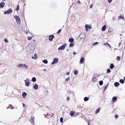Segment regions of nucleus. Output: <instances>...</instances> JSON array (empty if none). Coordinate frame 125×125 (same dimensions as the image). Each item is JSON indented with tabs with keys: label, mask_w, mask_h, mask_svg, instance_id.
Returning a JSON list of instances; mask_svg holds the SVG:
<instances>
[{
	"label": "nucleus",
	"mask_w": 125,
	"mask_h": 125,
	"mask_svg": "<svg viewBox=\"0 0 125 125\" xmlns=\"http://www.w3.org/2000/svg\"><path fill=\"white\" fill-rule=\"evenodd\" d=\"M17 67L18 68H22L27 69L28 68V66L25 64H21L17 65Z\"/></svg>",
	"instance_id": "f257e3e1"
},
{
	"label": "nucleus",
	"mask_w": 125,
	"mask_h": 125,
	"mask_svg": "<svg viewBox=\"0 0 125 125\" xmlns=\"http://www.w3.org/2000/svg\"><path fill=\"white\" fill-rule=\"evenodd\" d=\"M14 17L15 19L17 24H20L21 23V20L19 17L18 16L15 15L14 16Z\"/></svg>",
	"instance_id": "f03ea898"
},
{
	"label": "nucleus",
	"mask_w": 125,
	"mask_h": 125,
	"mask_svg": "<svg viewBox=\"0 0 125 125\" xmlns=\"http://www.w3.org/2000/svg\"><path fill=\"white\" fill-rule=\"evenodd\" d=\"M58 61V59L57 58H55L53 60V61L51 63L52 65H53L54 64L57 63Z\"/></svg>",
	"instance_id": "7ed1b4c3"
},
{
	"label": "nucleus",
	"mask_w": 125,
	"mask_h": 125,
	"mask_svg": "<svg viewBox=\"0 0 125 125\" xmlns=\"http://www.w3.org/2000/svg\"><path fill=\"white\" fill-rule=\"evenodd\" d=\"M85 28L86 30V31H88V28L90 29L91 28V26L88 24H86L85 25Z\"/></svg>",
	"instance_id": "20e7f679"
},
{
	"label": "nucleus",
	"mask_w": 125,
	"mask_h": 125,
	"mask_svg": "<svg viewBox=\"0 0 125 125\" xmlns=\"http://www.w3.org/2000/svg\"><path fill=\"white\" fill-rule=\"evenodd\" d=\"M12 12V10L11 9H10L8 10L5 11L4 12V14H9L10 13H11Z\"/></svg>",
	"instance_id": "39448f33"
},
{
	"label": "nucleus",
	"mask_w": 125,
	"mask_h": 125,
	"mask_svg": "<svg viewBox=\"0 0 125 125\" xmlns=\"http://www.w3.org/2000/svg\"><path fill=\"white\" fill-rule=\"evenodd\" d=\"M54 36L52 35H51L49 37V39L50 41H52L53 39L54 38Z\"/></svg>",
	"instance_id": "423d86ee"
},
{
	"label": "nucleus",
	"mask_w": 125,
	"mask_h": 125,
	"mask_svg": "<svg viewBox=\"0 0 125 125\" xmlns=\"http://www.w3.org/2000/svg\"><path fill=\"white\" fill-rule=\"evenodd\" d=\"M34 119L35 117L34 116H31V117L30 122L32 124H34Z\"/></svg>",
	"instance_id": "0eeeda50"
},
{
	"label": "nucleus",
	"mask_w": 125,
	"mask_h": 125,
	"mask_svg": "<svg viewBox=\"0 0 125 125\" xmlns=\"http://www.w3.org/2000/svg\"><path fill=\"white\" fill-rule=\"evenodd\" d=\"M5 5V4L2 1L0 3V8H3L4 7Z\"/></svg>",
	"instance_id": "6e6552de"
},
{
	"label": "nucleus",
	"mask_w": 125,
	"mask_h": 125,
	"mask_svg": "<svg viewBox=\"0 0 125 125\" xmlns=\"http://www.w3.org/2000/svg\"><path fill=\"white\" fill-rule=\"evenodd\" d=\"M84 60V59L83 58V57H81L80 61V63L81 64L82 63Z\"/></svg>",
	"instance_id": "1a4fd4ad"
},
{
	"label": "nucleus",
	"mask_w": 125,
	"mask_h": 125,
	"mask_svg": "<svg viewBox=\"0 0 125 125\" xmlns=\"http://www.w3.org/2000/svg\"><path fill=\"white\" fill-rule=\"evenodd\" d=\"M37 54L36 53H35L34 55V56H32L31 58L32 59H36L37 58Z\"/></svg>",
	"instance_id": "9d476101"
},
{
	"label": "nucleus",
	"mask_w": 125,
	"mask_h": 125,
	"mask_svg": "<svg viewBox=\"0 0 125 125\" xmlns=\"http://www.w3.org/2000/svg\"><path fill=\"white\" fill-rule=\"evenodd\" d=\"M25 83V85L26 86L29 87L30 85L29 82H24Z\"/></svg>",
	"instance_id": "9b49d317"
},
{
	"label": "nucleus",
	"mask_w": 125,
	"mask_h": 125,
	"mask_svg": "<svg viewBox=\"0 0 125 125\" xmlns=\"http://www.w3.org/2000/svg\"><path fill=\"white\" fill-rule=\"evenodd\" d=\"M106 29V26L105 25H104L102 27V30L103 31H105Z\"/></svg>",
	"instance_id": "f8f14e48"
},
{
	"label": "nucleus",
	"mask_w": 125,
	"mask_h": 125,
	"mask_svg": "<svg viewBox=\"0 0 125 125\" xmlns=\"http://www.w3.org/2000/svg\"><path fill=\"white\" fill-rule=\"evenodd\" d=\"M27 94L25 92H23L22 95V96L24 98H25Z\"/></svg>",
	"instance_id": "ddd939ff"
},
{
	"label": "nucleus",
	"mask_w": 125,
	"mask_h": 125,
	"mask_svg": "<svg viewBox=\"0 0 125 125\" xmlns=\"http://www.w3.org/2000/svg\"><path fill=\"white\" fill-rule=\"evenodd\" d=\"M100 110V108H98L95 111V114H96L98 113L99 112Z\"/></svg>",
	"instance_id": "4468645a"
},
{
	"label": "nucleus",
	"mask_w": 125,
	"mask_h": 125,
	"mask_svg": "<svg viewBox=\"0 0 125 125\" xmlns=\"http://www.w3.org/2000/svg\"><path fill=\"white\" fill-rule=\"evenodd\" d=\"M38 85L37 84H35L34 86L33 87L35 89L37 90L38 88Z\"/></svg>",
	"instance_id": "2eb2a0df"
},
{
	"label": "nucleus",
	"mask_w": 125,
	"mask_h": 125,
	"mask_svg": "<svg viewBox=\"0 0 125 125\" xmlns=\"http://www.w3.org/2000/svg\"><path fill=\"white\" fill-rule=\"evenodd\" d=\"M69 41L70 42H73L74 41V39L73 38H70L69 39Z\"/></svg>",
	"instance_id": "dca6fc26"
},
{
	"label": "nucleus",
	"mask_w": 125,
	"mask_h": 125,
	"mask_svg": "<svg viewBox=\"0 0 125 125\" xmlns=\"http://www.w3.org/2000/svg\"><path fill=\"white\" fill-rule=\"evenodd\" d=\"M80 37L81 39L82 38H84L85 37V36L83 33H82L80 35Z\"/></svg>",
	"instance_id": "f3484780"
},
{
	"label": "nucleus",
	"mask_w": 125,
	"mask_h": 125,
	"mask_svg": "<svg viewBox=\"0 0 125 125\" xmlns=\"http://www.w3.org/2000/svg\"><path fill=\"white\" fill-rule=\"evenodd\" d=\"M114 67V64L113 63L111 64L110 66V68L111 69H113Z\"/></svg>",
	"instance_id": "a211bd4d"
},
{
	"label": "nucleus",
	"mask_w": 125,
	"mask_h": 125,
	"mask_svg": "<svg viewBox=\"0 0 125 125\" xmlns=\"http://www.w3.org/2000/svg\"><path fill=\"white\" fill-rule=\"evenodd\" d=\"M96 80V77H93L92 79V81L94 82H95Z\"/></svg>",
	"instance_id": "6ab92c4d"
},
{
	"label": "nucleus",
	"mask_w": 125,
	"mask_h": 125,
	"mask_svg": "<svg viewBox=\"0 0 125 125\" xmlns=\"http://www.w3.org/2000/svg\"><path fill=\"white\" fill-rule=\"evenodd\" d=\"M117 98L116 97L114 96L112 98L113 102H114L116 100Z\"/></svg>",
	"instance_id": "aec40b11"
},
{
	"label": "nucleus",
	"mask_w": 125,
	"mask_h": 125,
	"mask_svg": "<svg viewBox=\"0 0 125 125\" xmlns=\"http://www.w3.org/2000/svg\"><path fill=\"white\" fill-rule=\"evenodd\" d=\"M31 51L30 52L31 53H32L35 50V48L34 47H31L30 49Z\"/></svg>",
	"instance_id": "412c9836"
},
{
	"label": "nucleus",
	"mask_w": 125,
	"mask_h": 125,
	"mask_svg": "<svg viewBox=\"0 0 125 125\" xmlns=\"http://www.w3.org/2000/svg\"><path fill=\"white\" fill-rule=\"evenodd\" d=\"M36 79L35 77H33L31 79V81L33 82H35L36 81Z\"/></svg>",
	"instance_id": "4be33fe9"
},
{
	"label": "nucleus",
	"mask_w": 125,
	"mask_h": 125,
	"mask_svg": "<svg viewBox=\"0 0 125 125\" xmlns=\"http://www.w3.org/2000/svg\"><path fill=\"white\" fill-rule=\"evenodd\" d=\"M119 85V83L117 82H115L114 83V85L115 87H117Z\"/></svg>",
	"instance_id": "5701e85b"
},
{
	"label": "nucleus",
	"mask_w": 125,
	"mask_h": 125,
	"mask_svg": "<svg viewBox=\"0 0 125 125\" xmlns=\"http://www.w3.org/2000/svg\"><path fill=\"white\" fill-rule=\"evenodd\" d=\"M42 62L43 63H45L46 64H47L48 63V61L46 59H45V60H43L42 61Z\"/></svg>",
	"instance_id": "b1692460"
},
{
	"label": "nucleus",
	"mask_w": 125,
	"mask_h": 125,
	"mask_svg": "<svg viewBox=\"0 0 125 125\" xmlns=\"http://www.w3.org/2000/svg\"><path fill=\"white\" fill-rule=\"evenodd\" d=\"M78 71L76 70H75L74 71V74L75 75H77L78 74Z\"/></svg>",
	"instance_id": "393cba45"
},
{
	"label": "nucleus",
	"mask_w": 125,
	"mask_h": 125,
	"mask_svg": "<svg viewBox=\"0 0 125 125\" xmlns=\"http://www.w3.org/2000/svg\"><path fill=\"white\" fill-rule=\"evenodd\" d=\"M89 99V98L87 97H85L84 98V101H88Z\"/></svg>",
	"instance_id": "a878e982"
},
{
	"label": "nucleus",
	"mask_w": 125,
	"mask_h": 125,
	"mask_svg": "<svg viewBox=\"0 0 125 125\" xmlns=\"http://www.w3.org/2000/svg\"><path fill=\"white\" fill-rule=\"evenodd\" d=\"M30 80L29 78H28L26 79L24 81V82H30Z\"/></svg>",
	"instance_id": "bb28decb"
},
{
	"label": "nucleus",
	"mask_w": 125,
	"mask_h": 125,
	"mask_svg": "<svg viewBox=\"0 0 125 125\" xmlns=\"http://www.w3.org/2000/svg\"><path fill=\"white\" fill-rule=\"evenodd\" d=\"M74 45V43H73V42H72L70 44L69 46L70 47H72Z\"/></svg>",
	"instance_id": "cd10ccee"
},
{
	"label": "nucleus",
	"mask_w": 125,
	"mask_h": 125,
	"mask_svg": "<svg viewBox=\"0 0 125 125\" xmlns=\"http://www.w3.org/2000/svg\"><path fill=\"white\" fill-rule=\"evenodd\" d=\"M33 37V36H28L27 37L28 39L29 40H31V39H32V38Z\"/></svg>",
	"instance_id": "c85d7f7f"
},
{
	"label": "nucleus",
	"mask_w": 125,
	"mask_h": 125,
	"mask_svg": "<svg viewBox=\"0 0 125 125\" xmlns=\"http://www.w3.org/2000/svg\"><path fill=\"white\" fill-rule=\"evenodd\" d=\"M120 82L123 84V83H124V80H123V79H120Z\"/></svg>",
	"instance_id": "c756f323"
},
{
	"label": "nucleus",
	"mask_w": 125,
	"mask_h": 125,
	"mask_svg": "<svg viewBox=\"0 0 125 125\" xmlns=\"http://www.w3.org/2000/svg\"><path fill=\"white\" fill-rule=\"evenodd\" d=\"M74 112L72 111H71L70 113V115L71 116H73L74 115Z\"/></svg>",
	"instance_id": "7c9ffc66"
},
{
	"label": "nucleus",
	"mask_w": 125,
	"mask_h": 125,
	"mask_svg": "<svg viewBox=\"0 0 125 125\" xmlns=\"http://www.w3.org/2000/svg\"><path fill=\"white\" fill-rule=\"evenodd\" d=\"M99 84L100 85H102L103 83V82L102 81H100L99 82Z\"/></svg>",
	"instance_id": "2f4dec72"
},
{
	"label": "nucleus",
	"mask_w": 125,
	"mask_h": 125,
	"mask_svg": "<svg viewBox=\"0 0 125 125\" xmlns=\"http://www.w3.org/2000/svg\"><path fill=\"white\" fill-rule=\"evenodd\" d=\"M65 47H59L58 49L59 50H64Z\"/></svg>",
	"instance_id": "473e14b6"
},
{
	"label": "nucleus",
	"mask_w": 125,
	"mask_h": 125,
	"mask_svg": "<svg viewBox=\"0 0 125 125\" xmlns=\"http://www.w3.org/2000/svg\"><path fill=\"white\" fill-rule=\"evenodd\" d=\"M120 57L119 56H117V60H118V61H119L120 60Z\"/></svg>",
	"instance_id": "72a5a7b5"
},
{
	"label": "nucleus",
	"mask_w": 125,
	"mask_h": 125,
	"mask_svg": "<svg viewBox=\"0 0 125 125\" xmlns=\"http://www.w3.org/2000/svg\"><path fill=\"white\" fill-rule=\"evenodd\" d=\"M105 46H107L108 47H110V45L109 44H108L107 43H105Z\"/></svg>",
	"instance_id": "f704fd0d"
},
{
	"label": "nucleus",
	"mask_w": 125,
	"mask_h": 125,
	"mask_svg": "<svg viewBox=\"0 0 125 125\" xmlns=\"http://www.w3.org/2000/svg\"><path fill=\"white\" fill-rule=\"evenodd\" d=\"M110 71H111L110 69H109L107 70V73H110Z\"/></svg>",
	"instance_id": "c9c22d12"
},
{
	"label": "nucleus",
	"mask_w": 125,
	"mask_h": 125,
	"mask_svg": "<svg viewBox=\"0 0 125 125\" xmlns=\"http://www.w3.org/2000/svg\"><path fill=\"white\" fill-rule=\"evenodd\" d=\"M60 121L61 123H62L63 122V119L62 117H61L60 118Z\"/></svg>",
	"instance_id": "e433bc0d"
},
{
	"label": "nucleus",
	"mask_w": 125,
	"mask_h": 125,
	"mask_svg": "<svg viewBox=\"0 0 125 125\" xmlns=\"http://www.w3.org/2000/svg\"><path fill=\"white\" fill-rule=\"evenodd\" d=\"M19 5H18L17 6V8L16 9V10L17 11H18V10H19Z\"/></svg>",
	"instance_id": "4c0bfd02"
},
{
	"label": "nucleus",
	"mask_w": 125,
	"mask_h": 125,
	"mask_svg": "<svg viewBox=\"0 0 125 125\" xmlns=\"http://www.w3.org/2000/svg\"><path fill=\"white\" fill-rule=\"evenodd\" d=\"M70 80V78H66L65 79V81L66 82H67L68 81Z\"/></svg>",
	"instance_id": "58836bf2"
},
{
	"label": "nucleus",
	"mask_w": 125,
	"mask_h": 125,
	"mask_svg": "<svg viewBox=\"0 0 125 125\" xmlns=\"http://www.w3.org/2000/svg\"><path fill=\"white\" fill-rule=\"evenodd\" d=\"M67 45V44L66 43L65 44H64L62 45V46H60V47H65Z\"/></svg>",
	"instance_id": "ea45409f"
},
{
	"label": "nucleus",
	"mask_w": 125,
	"mask_h": 125,
	"mask_svg": "<svg viewBox=\"0 0 125 125\" xmlns=\"http://www.w3.org/2000/svg\"><path fill=\"white\" fill-rule=\"evenodd\" d=\"M4 41L6 43H7L8 42V39L6 38H5L4 39Z\"/></svg>",
	"instance_id": "a19ab883"
},
{
	"label": "nucleus",
	"mask_w": 125,
	"mask_h": 125,
	"mask_svg": "<svg viewBox=\"0 0 125 125\" xmlns=\"http://www.w3.org/2000/svg\"><path fill=\"white\" fill-rule=\"evenodd\" d=\"M98 43L97 42H94V43H93V45H96V44H98Z\"/></svg>",
	"instance_id": "79ce46f5"
},
{
	"label": "nucleus",
	"mask_w": 125,
	"mask_h": 125,
	"mask_svg": "<svg viewBox=\"0 0 125 125\" xmlns=\"http://www.w3.org/2000/svg\"><path fill=\"white\" fill-rule=\"evenodd\" d=\"M108 84H107L106 86H105L104 87V92L105 90L106 89V88L108 86Z\"/></svg>",
	"instance_id": "37998d69"
},
{
	"label": "nucleus",
	"mask_w": 125,
	"mask_h": 125,
	"mask_svg": "<svg viewBox=\"0 0 125 125\" xmlns=\"http://www.w3.org/2000/svg\"><path fill=\"white\" fill-rule=\"evenodd\" d=\"M113 0H108V2L109 3H110L112 2Z\"/></svg>",
	"instance_id": "c03bdc74"
},
{
	"label": "nucleus",
	"mask_w": 125,
	"mask_h": 125,
	"mask_svg": "<svg viewBox=\"0 0 125 125\" xmlns=\"http://www.w3.org/2000/svg\"><path fill=\"white\" fill-rule=\"evenodd\" d=\"M115 117L116 118H118V116L117 115H115Z\"/></svg>",
	"instance_id": "a18cd8bd"
},
{
	"label": "nucleus",
	"mask_w": 125,
	"mask_h": 125,
	"mask_svg": "<svg viewBox=\"0 0 125 125\" xmlns=\"http://www.w3.org/2000/svg\"><path fill=\"white\" fill-rule=\"evenodd\" d=\"M70 98L69 97H68L67 98V101H69L70 100Z\"/></svg>",
	"instance_id": "49530a36"
},
{
	"label": "nucleus",
	"mask_w": 125,
	"mask_h": 125,
	"mask_svg": "<svg viewBox=\"0 0 125 125\" xmlns=\"http://www.w3.org/2000/svg\"><path fill=\"white\" fill-rule=\"evenodd\" d=\"M61 31V29H60L57 32V34H58L59 33V32Z\"/></svg>",
	"instance_id": "de8ad7c7"
},
{
	"label": "nucleus",
	"mask_w": 125,
	"mask_h": 125,
	"mask_svg": "<svg viewBox=\"0 0 125 125\" xmlns=\"http://www.w3.org/2000/svg\"><path fill=\"white\" fill-rule=\"evenodd\" d=\"M77 3L79 4H80L81 3V2L79 0H78L77 1Z\"/></svg>",
	"instance_id": "09e8293b"
},
{
	"label": "nucleus",
	"mask_w": 125,
	"mask_h": 125,
	"mask_svg": "<svg viewBox=\"0 0 125 125\" xmlns=\"http://www.w3.org/2000/svg\"><path fill=\"white\" fill-rule=\"evenodd\" d=\"M66 74L67 75H69L70 74V73L69 72H67L66 73Z\"/></svg>",
	"instance_id": "8fccbe9b"
},
{
	"label": "nucleus",
	"mask_w": 125,
	"mask_h": 125,
	"mask_svg": "<svg viewBox=\"0 0 125 125\" xmlns=\"http://www.w3.org/2000/svg\"><path fill=\"white\" fill-rule=\"evenodd\" d=\"M73 54L74 55H75L76 54V52H73Z\"/></svg>",
	"instance_id": "3c124183"
},
{
	"label": "nucleus",
	"mask_w": 125,
	"mask_h": 125,
	"mask_svg": "<svg viewBox=\"0 0 125 125\" xmlns=\"http://www.w3.org/2000/svg\"><path fill=\"white\" fill-rule=\"evenodd\" d=\"M22 104H23V107H24L25 106V104H24L23 103Z\"/></svg>",
	"instance_id": "603ef678"
},
{
	"label": "nucleus",
	"mask_w": 125,
	"mask_h": 125,
	"mask_svg": "<svg viewBox=\"0 0 125 125\" xmlns=\"http://www.w3.org/2000/svg\"><path fill=\"white\" fill-rule=\"evenodd\" d=\"M92 7H93V6L92 5H90V8H92Z\"/></svg>",
	"instance_id": "864d4df0"
},
{
	"label": "nucleus",
	"mask_w": 125,
	"mask_h": 125,
	"mask_svg": "<svg viewBox=\"0 0 125 125\" xmlns=\"http://www.w3.org/2000/svg\"><path fill=\"white\" fill-rule=\"evenodd\" d=\"M44 71H46V69H44L43 70Z\"/></svg>",
	"instance_id": "5fc2aeb1"
},
{
	"label": "nucleus",
	"mask_w": 125,
	"mask_h": 125,
	"mask_svg": "<svg viewBox=\"0 0 125 125\" xmlns=\"http://www.w3.org/2000/svg\"><path fill=\"white\" fill-rule=\"evenodd\" d=\"M66 51H69V50L68 49H67Z\"/></svg>",
	"instance_id": "6e6d98bb"
},
{
	"label": "nucleus",
	"mask_w": 125,
	"mask_h": 125,
	"mask_svg": "<svg viewBox=\"0 0 125 125\" xmlns=\"http://www.w3.org/2000/svg\"><path fill=\"white\" fill-rule=\"evenodd\" d=\"M124 80L125 81V76L124 77Z\"/></svg>",
	"instance_id": "4d7b16f0"
},
{
	"label": "nucleus",
	"mask_w": 125,
	"mask_h": 125,
	"mask_svg": "<svg viewBox=\"0 0 125 125\" xmlns=\"http://www.w3.org/2000/svg\"><path fill=\"white\" fill-rule=\"evenodd\" d=\"M25 0H22L23 2Z\"/></svg>",
	"instance_id": "13d9d810"
},
{
	"label": "nucleus",
	"mask_w": 125,
	"mask_h": 125,
	"mask_svg": "<svg viewBox=\"0 0 125 125\" xmlns=\"http://www.w3.org/2000/svg\"><path fill=\"white\" fill-rule=\"evenodd\" d=\"M88 125H90V124L89 123H88Z\"/></svg>",
	"instance_id": "bf43d9fd"
},
{
	"label": "nucleus",
	"mask_w": 125,
	"mask_h": 125,
	"mask_svg": "<svg viewBox=\"0 0 125 125\" xmlns=\"http://www.w3.org/2000/svg\"><path fill=\"white\" fill-rule=\"evenodd\" d=\"M27 32H26V34H27Z\"/></svg>",
	"instance_id": "052dcab7"
},
{
	"label": "nucleus",
	"mask_w": 125,
	"mask_h": 125,
	"mask_svg": "<svg viewBox=\"0 0 125 125\" xmlns=\"http://www.w3.org/2000/svg\"><path fill=\"white\" fill-rule=\"evenodd\" d=\"M4 0V1H5L6 0Z\"/></svg>",
	"instance_id": "680f3d73"
}]
</instances>
